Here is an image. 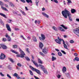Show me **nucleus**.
Listing matches in <instances>:
<instances>
[{
  "instance_id": "55",
  "label": "nucleus",
  "mask_w": 79,
  "mask_h": 79,
  "mask_svg": "<svg viewBox=\"0 0 79 79\" xmlns=\"http://www.w3.org/2000/svg\"><path fill=\"white\" fill-rule=\"evenodd\" d=\"M8 68L9 69H11V67H10V65H8Z\"/></svg>"
},
{
  "instance_id": "50",
  "label": "nucleus",
  "mask_w": 79,
  "mask_h": 79,
  "mask_svg": "<svg viewBox=\"0 0 79 79\" xmlns=\"http://www.w3.org/2000/svg\"><path fill=\"white\" fill-rule=\"evenodd\" d=\"M15 31H19V29L18 28H15Z\"/></svg>"
},
{
  "instance_id": "35",
  "label": "nucleus",
  "mask_w": 79,
  "mask_h": 79,
  "mask_svg": "<svg viewBox=\"0 0 79 79\" xmlns=\"http://www.w3.org/2000/svg\"><path fill=\"white\" fill-rule=\"evenodd\" d=\"M58 55H59V56H62V54L61 53V52H58Z\"/></svg>"
},
{
  "instance_id": "7",
  "label": "nucleus",
  "mask_w": 79,
  "mask_h": 79,
  "mask_svg": "<svg viewBox=\"0 0 79 79\" xmlns=\"http://www.w3.org/2000/svg\"><path fill=\"white\" fill-rule=\"evenodd\" d=\"M6 58V56L2 53H1V55L0 56V59L1 60H4Z\"/></svg>"
},
{
  "instance_id": "41",
  "label": "nucleus",
  "mask_w": 79,
  "mask_h": 79,
  "mask_svg": "<svg viewBox=\"0 0 79 79\" xmlns=\"http://www.w3.org/2000/svg\"><path fill=\"white\" fill-rule=\"evenodd\" d=\"M17 65L18 66H19V67H21L22 65H21V64L20 63H18L17 64Z\"/></svg>"
},
{
  "instance_id": "22",
  "label": "nucleus",
  "mask_w": 79,
  "mask_h": 79,
  "mask_svg": "<svg viewBox=\"0 0 79 79\" xmlns=\"http://www.w3.org/2000/svg\"><path fill=\"white\" fill-rule=\"evenodd\" d=\"M25 0L26 1V2H27V3H32V2L31 0Z\"/></svg>"
},
{
  "instance_id": "25",
  "label": "nucleus",
  "mask_w": 79,
  "mask_h": 79,
  "mask_svg": "<svg viewBox=\"0 0 79 79\" xmlns=\"http://www.w3.org/2000/svg\"><path fill=\"white\" fill-rule=\"evenodd\" d=\"M25 58L27 61H30L31 60L30 59L28 56H26L25 57Z\"/></svg>"
},
{
  "instance_id": "33",
  "label": "nucleus",
  "mask_w": 79,
  "mask_h": 79,
  "mask_svg": "<svg viewBox=\"0 0 79 79\" xmlns=\"http://www.w3.org/2000/svg\"><path fill=\"white\" fill-rule=\"evenodd\" d=\"M40 54L43 56H45V55L42 52H40Z\"/></svg>"
},
{
  "instance_id": "44",
  "label": "nucleus",
  "mask_w": 79,
  "mask_h": 79,
  "mask_svg": "<svg viewBox=\"0 0 79 79\" xmlns=\"http://www.w3.org/2000/svg\"><path fill=\"white\" fill-rule=\"evenodd\" d=\"M0 23L1 24H2L3 26H4V23L2 21L1 22H0Z\"/></svg>"
},
{
  "instance_id": "58",
  "label": "nucleus",
  "mask_w": 79,
  "mask_h": 79,
  "mask_svg": "<svg viewBox=\"0 0 79 79\" xmlns=\"http://www.w3.org/2000/svg\"><path fill=\"white\" fill-rule=\"evenodd\" d=\"M27 39L28 40H31V37L28 36V37H27Z\"/></svg>"
},
{
  "instance_id": "30",
  "label": "nucleus",
  "mask_w": 79,
  "mask_h": 79,
  "mask_svg": "<svg viewBox=\"0 0 79 79\" xmlns=\"http://www.w3.org/2000/svg\"><path fill=\"white\" fill-rule=\"evenodd\" d=\"M29 73H30V74L31 75V76H34V74L33 73V72H32V71L30 70Z\"/></svg>"
},
{
  "instance_id": "4",
  "label": "nucleus",
  "mask_w": 79,
  "mask_h": 79,
  "mask_svg": "<svg viewBox=\"0 0 79 79\" xmlns=\"http://www.w3.org/2000/svg\"><path fill=\"white\" fill-rule=\"evenodd\" d=\"M29 67L33 71H35V72H36V73H37L38 74H39V75H40L41 74L39 70L37 69H35L31 65H29Z\"/></svg>"
},
{
  "instance_id": "20",
  "label": "nucleus",
  "mask_w": 79,
  "mask_h": 79,
  "mask_svg": "<svg viewBox=\"0 0 79 79\" xmlns=\"http://www.w3.org/2000/svg\"><path fill=\"white\" fill-rule=\"evenodd\" d=\"M39 45L40 48L41 49H42V47H43V46H44V45H43V44H42V43H40L39 44Z\"/></svg>"
},
{
  "instance_id": "8",
  "label": "nucleus",
  "mask_w": 79,
  "mask_h": 79,
  "mask_svg": "<svg viewBox=\"0 0 79 79\" xmlns=\"http://www.w3.org/2000/svg\"><path fill=\"white\" fill-rule=\"evenodd\" d=\"M1 46L3 50H6L8 48V47L4 45V44H1Z\"/></svg>"
},
{
  "instance_id": "32",
  "label": "nucleus",
  "mask_w": 79,
  "mask_h": 79,
  "mask_svg": "<svg viewBox=\"0 0 79 79\" xmlns=\"http://www.w3.org/2000/svg\"><path fill=\"white\" fill-rule=\"evenodd\" d=\"M74 60L77 61H79V58L78 57H76Z\"/></svg>"
},
{
  "instance_id": "13",
  "label": "nucleus",
  "mask_w": 79,
  "mask_h": 79,
  "mask_svg": "<svg viewBox=\"0 0 79 79\" xmlns=\"http://www.w3.org/2000/svg\"><path fill=\"white\" fill-rule=\"evenodd\" d=\"M32 39L33 40L34 42H36L37 40V39H36V37H35L34 36H32Z\"/></svg>"
},
{
  "instance_id": "11",
  "label": "nucleus",
  "mask_w": 79,
  "mask_h": 79,
  "mask_svg": "<svg viewBox=\"0 0 79 79\" xmlns=\"http://www.w3.org/2000/svg\"><path fill=\"white\" fill-rule=\"evenodd\" d=\"M73 32L76 34V33H79V29L77 28L73 30Z\"/></svg>"
},
{
  "instance_id": "9",
  "label": "nucleus",
  "mask_w": 79,
  "mask_h": 79,
  "mask_svg": "<svg viewBox=\"0 0 79 79\" xmlns=\"http://www.w3.org/2000/svg\"><path fill=\"white\" fill-rule=\"evenodd\" d=\"M42 52L44 53V54H47V53H48V50L47 48H45L42 50Z\"/></svg>"
},
{
  "instance_id": "17",
  "label": "nucleus",
  "mask_w": 79,
  "mask_h": 79,
  "mask_svg": "<svg viewBox=\"0 0 79 79\" xmlns=\"http://www.w3.org/2000/svg\"><path fill=\"white\" fill-rule=\"evenodd\" d=\"M42 15H43V16H44L45 17H46V18H49V16H48V15L46 14L44 12L42 13Z\"/></svg>"
},
{
  "instance_id": "2",
  "label": "nucleus",
  "mask_w": 79,
  "mask_h": 79,
  "mask_svg": "<svg viewBox=\"0 0 79 79\" xmlns=\"http://www.w3.org/2000/svg\"><path fill=\"white\" fill-rule=\"evenodd\" d=\"M19 48V51L20 53V54L19 55V53H18V52H16L15 51L13 50H11V52H12V53H14L15 54H17V55H16V56H17V57H20V58H24V57L25 55H26V54H25V53H24V52L22 50L21 48Z\"/></svg>"
},
{
  "instance_id": "54",
  "label": "nucleus",
  "mask_w": 79,
  "mask_h": 79,
  "mask_svg": "<svg viewBox=\"0 0 79 79\" xmlns=\"http://www.w3.org/2000/svg\"><path fill=\"white\" fill-rule=\"evenodd\" d=\"M34 77L35 79H40L38 77H36L35 76H34Z\"/></svg>"
},
{
  "instance_id": "42",
  "label": "nucleus",
  "mask_w": 79,
  "mask_h": 79,
  "mask_svg": "<svg viewBox=\"0 0 79 79\" xmlns=\"http://www.w3.org/2000/svg\"><path fill=\"white\" fill-rule=\"evenodd\" d=\"M68 1V3H72V2L70 0H67Z\"/></svg>"
},
{
  "instance_id": "29",
  "label": "nucleus",
  "mask_w": 79,
  "mask_h": 79,
  "mask_svg": "<svg viewBox=\"0 0 79 79\" xmlns=\"http://www.w3.org/2000/svg\"><path fill=\"white\" fill-rule=\"evenodd\" d=\"M2 40L3 42H6V41L7 40V39L5 38H3L2 39Z\"/></svg>"
},
{
  "instance_id": "47",
  "label": "nucleus",
  "mask_w": 79,
  "mask_h": 79,
  "mask_svg": "<svg viewBox=\"0 0 79 79\" xmlns=\"http://www.w3.org/2000/svg\"><path fill=\"white\" fill-rule=\"evenodd\" d=\"M21 2H23V3H26V1H25V0H20Z\"/></svg>"
},
{
  "instance_id": "61",
  "label": "nucleus",
  "mask_w": 79,
  "mask_h": 79,
  "mask_svg": "<svg viewBox=\"0 0 79 79\" xmlns=\"http://www.w3.org/2000/svg\"><path fill=\"white\" fill-rule=\"evenodd\" d=\"M25 8L26 10H27V11H28V10H29V9H28L27 7H25Z\"/></svg>"
},
{
  "instance_id": "40",
  "label": "nucleus",
  "mask_w": 79,
  "mask_h": 79,
  "mask_svg": "<svg viewBox=\"0 0 79 79\" xmlns=\"http://www.w3.org/2000/svg\"><path fill=\"white\" fill-rule=\"evenodd\" d=\"M0 5H1V6H2V5H3V2L0 1Z\"/></svg>"
},
{
  "instance_id": "51",
  "label": "nucleus",
  "mask_w": 79,
  "mask_h": 79,
  "mask_svg": "<svg viewBox=\"0 0 79 79\" xmlns=\"http://www.w3.org/2000/svg\"><path fill=\"white\" fill-rule=\"evenodd\" d=\"M53 1L55 3H58V1L57 0H53Z\"/></svg>"
},
{
  "instance_id": "37",
  "label": "nucleus",
  "mask_w": 79,
  "mask_h": 79,
  "mask_svg": "<svg viewBox=\"0 0 79 79\" xmlns=\"http://www.w3.org/2000/svg\"><path fill=\"white\" fill-rule=\"evenodd\" d=\"M7 40L8 41H9V42H10L11 41V38L9 36V37L7 38Z\"/></svg>"
},
{
  "instance_id": "52",
  "label": "nucleus",
  "mask_w": 79,
  "mask_h": 79,
  "mask_svg": "<svg viewBox=\"0 0 79 79\" xmlns=\"http://www.w3.org/2000/svg\"><path fill=\"white\" fill-rule=\"evenodd\" d=\"M5 36L6 38H8L9 37H10V36H9L8 35V34L7 33L6 34Z\"/></svg>"
},
{
  "instance_id": "43",
  "label": "nucleus",
  "mask_w": 79,
  "mask_h": 79,
  "mask_svg": "<svg viewBox=\"0 0 79 79\" xmlns=\"http://www.w3.org/2000/svg\"><path fill=\"white\" fill-rule=\"evenodd\" d=\"M0 75L2 77L5 76V75H4V74H2V72H0Z\"/></svg>"
},
{
  "instance_id": "10",
  "label": "nucleus",
  "mask_w": 79,
  "mask_h": 79,
  "mask_svg": "<svg viewBox=\"0 0 79 79\" xmlns=\"http://www.w3.org/2000/svg\"><path fill=\"white\" fill-rule=\"evenodd\" d=\"M6 27L8 31H10V32H11V28H10V25H9L8 24H6Z\"/></svg>"
},
{
  "instance_id": "46",
  "label": "nucleus",
  "mask_w": 79,
  "mask_h": 79,
  "mask_svg": "<svg viewBox=\"0 0 79 79\" xmlns=\"http://www.w3.org/2000/svg\"><path fill=\"white\" fill-rule=\"evenodd\" d=\"M26 51L27 53H29V48H27L26 49Z\"/></svg>"
},
{
  "instance_id": "60",
  "label": "nucleus",
  "mask_w": 79,
  "mask_h": 79,
  "mask_svg": "<svg viewBox=\"0 0 79 79\" xmlns=\"http://www.w3.org/2000/svg\"><path fill=\"white\" fill-rule=\"evenodd\" d=\"M76 21H78V22H79V19H76Z\"/></svg>"
},
{
  "instance_id": "63",
  "label": "nucleus",
  "mask_w": 79,
  "mask_h": 79,
  "mask_svg": "<svg viewBox=\"0 0 79 79\" xmlns=\"http://www.w3.org/2000/svg\"><path fill=\"white\" fill-rule=\"evenodd\" d=\"M45 10V9L44 7H43V8H42V10L43 11H44V10Z\"/></svg>"
},
{
  "instance_id": "12",
  "label": "nucleus",
  "mask_w": 79,
  "mask_h": 79,
  "mask_svg": "<svg viewBox=\"0 0 79 79\" xmlns=\"http://www.w3.org/2000/svg\"><path fill=\"white\" fill-rule=\"evenodd\" d=\"M31 61L34 63V64H35V66H36V67H39V64L38 65L37 63V62H35V61H34V60H31Z\"/></svg>"
},
{
  "instance_id": "45",
  "label": "nucleus",
  "mask_w": 79,
  "mask_h": 79,
  "mask_svg": "<svg viewBox=\"0 0 79 79\" xmlns=\"http://www.w3.org/2000/svg\"><path fill=\"white\" fill-rule=\"evenodd\" d=\"M76 67L77 70H78V71H79V64L77 65Z\"/></svg>"
},
{
  "instance_id": "14",
  "label": "nucleus",
  "mask_w": 79,
  "mask_h": 79,
  "mask_svg": "<svg viewBox=\"0 0 79 79\" xmlns=\"http://www.w3.org/2000/svg\"><path fill=\"white\" fill-rule=\"evenodd\" d=\"M58 29L60 31H62V32H64L65 31V30L63 29V28L61 27H58Z\"/></svg>"
},
{
  "instance_id": "3",
  "label": "nucleus",
  "mask_w": 79,
  "mask_h": 79,
  "mask_svg": "<svg viewBox=\"0 0 79 79\" xmlns=\"http://www.w3.org/2000/svg\"><path fill=\"white\" fill-rule=\"evenodd\" d=\"M57 39H58V40H59V41L57 39H56L55 40V41L56 42L59 44H61V43L60 42H61V41L62 40L64 48H65V49L69 50L68 48L67 47V45L65 44V42L64 41V40H63V39H60V37H59V36L57 37Z\"/></svg>"
},
{
  "instance_id": "57",
  "label": "nucleus",
  "mask_w": 79,
  "mask_h": 79,
  "mask_svg": "<svg viewBox=\"0 0 79 79\" xmlns=\"http://www.w3.org/2000/svg\"><path fill=\"white\" fill-rule=\"evenodd\" d=\"M31 58L32 59L31 60H34V56L33 55H31Z\"/></svg>"
},
{
  "instance_id": "27",
  "label": "nucleus",
  "mask_w": 79,
  "mask_h": 79,
  "mask_svg": "<svg viewBox=\"0 0 79 79\" xmlns=\"http://www.w3.org/2000/svg\"><path fill=\"white\" fill-rule=\"evenodd\" d=\"M38 62L39 63H40V64H43V62H42V61L40 59H38Z\"/></svg>"
},
{
  "instance_id": "62",
  "label": "nucleus",
  "mask_w": 79,
  "mask_h": 79,
  "mask_svg": "<svg viewBox=\"0 0 79 79\" xmlns=\"http://www.w3.org/2000/svg\"><path fill=\"white\" fill-rule=\"evenodd\" d=\"M4 2H9V1L8 0H4Z\"/></svg>"
},
{
  "instance_id": "49",
  "label": "nucleus",
  "mask_w": 79,
  "mask_h": 79,
  "mask_svg": "<svg viewBox=\"0 0 79 79\" xmlns=\"http://www.w3.org/2000/svg\"><path fill=\"white\" fill-rule=\"evenodd\" d=\"M70 42L71 44H73V43H74V41L73 40H70Z\"/></svg>"
},
{
  "instance_id": "53",
  "label": "nucleus",
  "mask_w": 79,
  "mask_h": 79,
  "mask_svg": "<svg viewBox=\"0 0 79 79\" xmlns=\"http://www.w3.org/2000/svg\"><path fill=\"white\" fill-rule=\"evenodd\" d=\"M74 55H75V56H78V54H77V53H74Z\"/></svg>"
},
{
  "instance_id": "28",
  "label": "nucleus",
  "mask_w": 79,
  "mask_h": 79,
  "mask_svg": "<svg viewBox=\"0 0 79 79\" xmlns=\"http://www.w3.org/2000/svg\"><path fill=\"white\" fill-rule=\"evenodd\" d=\"M8 59L10 61H11V63H14V61H13V59H12L11 58H9Z\"/></svg>"
},
{
  "instance_id": "6",
  "label": "nucleus",
  "mask_w": 79,
  "mask_h": 79,
  "mask_svg": "<svg viewBox=\"0 0 79 79\" xmlns=\"http://www.w3.org/2000/svg\"><path fill=\"white\" fill-rule=\"evenodd\" d=\"M41 37H39V38L40 40H42L44 41L45 39V35L43 34H41Z\"/></svg>"
},
{
  "instance_id": "59",
  "label": "nucleus",
  "mask_w": 79,
  "mask_h": 79,
  "mask_svg": "<svg viewBox=\"0 0 79 79\" xmlns=\"http://www.w3.org/2000/svg\"><path fill=\"white\" fill-rule=\"evenodd\" d=\"M37 23H38V24H39L40 23V21H38L37 22Z\"/></svg>"
},
{
  "instance_id": "56",
  "label": "nucleus",
  "mask_w": 79,
  "mask_h": 79,
  "mask_svg": "<svg viewBox=\"0 0 79 79\" xmlns=\"http://www.w3.org/2000/svg\"><path fill=\"white\" fill-rule=\"evenodd\" d=\"M57 77L59 78H60V77H61V75H58L57 76Z\"/></svg>"
},
{
  "instance_id": "19",
  "label": "nucleus",
  "mask_w": 79,
  "mask_h": 79,
  "mask_svg": "<svg viewBox=\"0 0 79 79\" xmlns=\"http://www.w3.org/2000/svg\"><path fill=\"white\" fill-rule=\"evenodd\" d=\"M0 15L2 16H3L4 18H6V15L5 14H4L3 13H0Z\"/></svg>"
},
{
  "instance_id": "24",
  "label": "nucleus",
  "mask_w": 79,
  "mask_h": 79,
  "mask_svg": "<svg viewBox=\"0 0 79 79\" xmlns=\"http://www.w3.org/2000/svg\"><path fill=\"white\" fill-rule=\"evenodd\" d=\"M52 61H55V60H56V58L54 57V56H52Z\"/></svg>"
},
{
  "instance_id": "48",
  "label": "nucleus",
  "mask_w": 79,
  "mask_h": 79,
  "mask_svg": "<svg viewBox=\"0 0 79 79\" xmlns=\"http://www.w3.org/2000/svg\"><path fill=\"white\" fill-rule=\"evenodd\" d=\"M8 22L9 23H10L11 21H12V20H10V19H9L8 20Z\"/></svg>"
},
{
  "instance_id": "18",
  "label": "nucleus",
  "mask_w": 79,
  "mask_h": 79,
  "mask_svg": "<svg viewBox=\"0 0 79 79\" xmlns=\"http://www.w3.org/2000/svg\"><path fill=\"white\" fill-rule=\"evenodd\" d=\"M71 12L72 13H74L75 12H76V10L74 9H72L71 10Z\"/></svg>"
},
{
  "instance_id": "16",
  "label": "nucleus",
  "mask_w": 79,
  "mask_h": 79,
  "mask_svg": "<svg viewBox=\"0 0 79 79\" xmlns=\"http://www.w3.org/2000/svg\"><path fill=\"white\" fill-rule=\"evenodd\" d=\"M62 71L63 73H65L66 71V68L65 67H63L62 69Z\"/></svg>"
},
{
  "instance_id": "21",
  "label": "nucleus",
  "mask_w": 79,
  "mask_h": 79,
  "mask_svg": "<svg viewBox=\"0 0 79 79\" xmlns=\"http://www.w3.org/2000/svg\"><path fill=\"white\" fill-rule=\"evenodd\" d=\"M1 8H2V10H5L6 11H8V9H7L6 8L3 7V6H1Z\"/></svg>"
},
{
  "instance_id": "36",
  "label": "nucleus",
  "mask_w": 79,
  "mask_h": 79,
  "mask_svg": "<svg viewBox=\"0 0 79 79\" xmlns=\"http://www.w3.org/2000/svg\"><path fill=\"white\" fill-rule=\"evenodd\" d=\"M9 3H10V4L11 6H12V7H15V5H14V4H13L11 3V2H9Z\"/></svg>"
},
{
  "instance_id": "64",
  "label": "nucleus",
  "mask_w": 79,
  "mask_h": 79,
  "mask_svg": "<svg viewBox=\"0 0 79 79\" xmlns=\"http://www.w3.org/2000/svg\"><path fill=\"white\" fill-rule=\"evenodd\" d=\"M55 50L56 51H57V52H59L60 51L58 49H55Z\"/></svg>"
},
{
  "instance_id": "31",
  "label": "nucleus",
  "mask_w": 79,
  "mask_h": 79,
  "mask_svg": "<svg viewBox=\"0 0 79 79\" xmlns=\"http://www.w3.org/2000/svg\"><path fill=\"white\" fill-rule=\"evenodd\" d=\"M52 28L55 31H58V29H57V28H56V27H55V26L52 27Z\"/></svg>"
},
{
  "instance_id": "38",
  "label": "nucleus",
  "mask_w": 79,
  "mask_h": 79,
  "mask_svg": "<svg viewBox=\"0 0 79 79\" xmlns=\"http://www.w3.org/2000/svg\"><path fill=\"white\" fill-rule=\"evenodd\" d=\"M61 52H62L64 54V55H66V52H64V51L61 50Z\"/></svg>"
},
{
  "instance_id": "26",
  "label": "nucleus",
  "mask_w": 79,
  "mask_h": 79,
  "mask_svg": "<svg viewBox=\"0 0 79 79\" xmlns=\"http://www.w3.org/2000/svg\"><path fill=\"white\" fill-rule=\"evenodd\" d=\"M13 48H18V46L16 45H14L12 46Z\"/></svg>"
},
{
  "instance_id": "5",
  "label": "nucleus",
  "mask_w": 79,
  "mask_h": 79,
  "mask_svg": "<svg viewBox=\"0 0 79 79\" xmlns=\"http://www.w3.org/2000/svg\"><path fill=\"white\" fill-rule=\"evenodd\" d=\"M39 67L40 68H41V69H42V70L43 71V72H44V73H45V74H47V70L45 69L44 65L39 64Z\"/></svg>"
},
{
  "instance_id": "34",
  "label": "nucleus",
  "mask_w": 79,
  "mask_h": 79,
  "mask_svg": "<svg viewBox=\"0 0 79 79\" xmlns=\"http://www.w3.org/2000/svg\"><path fill=\"white\" fill-rule=\"evenodd\" d=\"M20 12L22 13V14H23V15H26V14H25V13L24 12L23 10H21Z\"/></svg>"
},
{
  "instance_id": "23",
  "label": "nucleus",
  "mask_w": 79,
  "mask_h": 79,
  "mask_svg": "<svg viewBox=\"0 0 79 79\" xmlns=\"http://www.w3.org/2000/svg\"><path fill=\"white\" fill-rule=\"evenodd\" d=\"M60 26H61L62 27H63V28H64L65 29H68V28L65 27V26H64V24L61 25Z\"/></svg>"
},
{
  "instance_id": "15",
  "label": "nucleus",
  "mask_w": 79,
  "mask_h": 79,
  "mask_svg": "<svg viewBox=\"0 0 79 79\" xmlns=\"http://www.w3.org/2000/svg\"><path fill=\"white\" fill-rule=\"evenodd\" d=\"M13 76H15L16 77H17V79H21V77H19L18 76V75L17 74V73H15L13 75Z\"/></svg>"
},
{
  "instance_id": "1",
  "label": "nucleus",
  "mask_w": 79,
  "mask_h": 79,
  "mask_svg": "<svg viewBox=\"0 0 79 79\" xmlns=\"http://www.w3.org/2000/svg\"><path fill=\"white\" fill-rule=\"evenodd\" d=\"M62 14L65 18H68V17L67 16V15L69 17V20L70 21H73L71 17H70L71 14H70L69 11H68V10L65 9L64 11L63 10L62 11Z\"/></svg>"
},
{
  "instance_id": "39",
  "label": "nucleus",
  "mask_w": 79,
  "mask_h": 79,
  "mask_svg": "<svg viewBox=\"0 0 79 79\" xmlns=\"http://www.w3.org/2000/svg\"><path fill=\"white\" fill-rule=\"evenodd\" d=\"M7 76L9 79H11V77L8 74H7Z\"/></svg>"
}]
</instances>
